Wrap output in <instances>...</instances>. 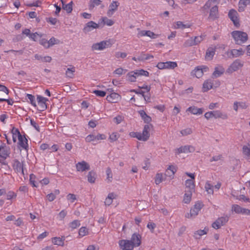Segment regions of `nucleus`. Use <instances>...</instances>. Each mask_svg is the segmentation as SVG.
Returning a JSON list of instances; mask_svg holds the SVG:
<instances>
[{"instance_id": "f257e3e1", "label": "nucleus", "mask_w": 250, "mask_h": 250, "mask_svg": "<svg viewBox=\"0 0 250 250\" xmlns=\"http://www.w3.org/2000/svg\"><path fill=\"white\" fill-rule=\"evenodd\" d=\"M231 35L235 44L238 45H241L245 43L249 39L247 33L241 31H233L231 33Z\"/></svg>"}, {"instance_id": "f03ea898", "label": "nucleus", "mask_w": 250, "mask_h": 250, "mask_svg": "<svg viewBox=\"0 0 250 250\" xmlns=\"http://www.w3.org/2000/svg\"><path fill=\"white\" fill-rule=\"evenodd\" d=\"M14 133L18 134V138L19 140L18 145L20 147H21L22 149L25 150L26 151H28V140L27 138L25 137V135H22L20 133L19 129L14 130Z\"/></svg>"}, {"instance_id": "7ed1b4c3", "label": "nucleus", "mask_w": 250, "mask_h": 250, "mask_svg": "<svg viewBox=\"0 0 250 250\" xmlns=\"http://www.w3.org/2000/svg\"><path fill=\"white\" fill-rule=\"evenodd\" d=\"M244 64V62L240 59L235 60L226 70V73L228 74H232L233 72L237 71L241 68Z\"/></svg>"}, {"instance_id": "20e7f679", "label": "nucleus", "mask_w": 250, "mask_h": 250, "mask_svg": "<svg viewBox=\"0 0 250 250\" xmlns=\"http://www.w3.org/2000/svg\"><path fill=\"white\" fill-rule=\"evenodd\" d=\"M203 207V205L202 203L198 202L195 203L193 207L190 209V213H188L186 215L187 218H194L197 216L198 214L199 211Z\"/></svg>"}, {"instance_id": "39448f33", "label": "nucleus", "mask_w": 250, "mask_h": 250, "mask_svg": "<svg viewBox=\"0 0 250 250\" xmlns=\"http://www.w3.org/2000/svg\"><path fill=\"white\" fill-rule=\"evenodd\" d=\"M229 218L228 215L219 217L212 224V227L216 229H220L221 226H224L228 222Z\"/></svg>"}, {"instance_id": "423d86ee", "label": "nucleus", "mask_w": 250, "mask_h": 250, "mask_svg": "<svg viewBox=\"0 0 250 250\" xmlns=\"http://www.w3.org/2000/svg\"><path fill=\"white\" fill-rule=\"evenodd\" d=\"M228 16L230 20L233 22L234 26L239 28L240 26L239 15L237 12L234 9H231L229 10Z\"/></svg>"}, {"instance_id": "0eeeda50", "label": "nucleus", "mask_w": 250, "mask_h": 250, "mask_svg": "<svg viewBox=\"0 0 250 250\" xmlns=\"http://www.w3.org/2000/svg\"><path fill=\"white\" fill-rule=\"evenodd\" d=\"M111 45V44L109 41H103L100 42L94 43L91 47V49L92 51L102 50L110 47Z\"/></svg>"}, {"instance_id": "6e6552de", "label": "nucleus", "mask_w": 250, "mask_h": 250, "mask_svg": "<svg viewBox=\"0 0 250 250\" xmlns=\"http://www.w3.org/2000/svg\"><path fill=\"white\" fill-rule=\"evenodd\" d=\"M37 100L39 106V108H37L38 110L43 111L47 109V106L46 102L48 101V99L41 95H38Z\"/></svg>"}, {"instance_id": "1a4fd4ad", "label": "nucleus", "mask_w": 250, "mask_h": 250, "mask_svg": "<svg viewBox=\"0 0 250 250\" xmlns=\"http://www.w3.org/2000/svg\"><path fill=\"white\" fill-rule=\"evenodd\" d=\"M120 248L122 250H133L134 247L129 240H121L119 242Z\"/></svg>"}, {"instance_id": "9d476101", "label": "nucleus", "mask_w": 250, "mask_h": 250, "mask_svg": "<svg viewBox=\"0 0 250 250\" xmlns=\"http://www.w3.org/2000/svg\"><path fill=\"white\" fill-rule=\"evenodd\" d=\"M99 27V24L96 23L93 21H90L88 22L84 26L83 30V32L86 34L91 31L94 29L98 28Z\"/></svg>"}, {"instance_id": "9b49d317", "label": "nucleus", "mask_w": 250, "mask_h": 250, "mask_svg": "<svg viewBox=\"0 0 250 250\" xmlns=\"http://www.w3.org/2000/svg\"><path fill=\"white\" fill-rule=\"evenodd\" d=\"M12 167L16 173L21 172L22 175H24L23 164H21L18 159L13 160Z\"/></svg>"}, {"instance_id": "f8f14e48", "label": "nucleus", "mask_w": 250, "mask_h": 250, "mask_svg": "<svg viewBox=\"0 0 250 250\" xmlns=\"http://www.w3.org/2000/svg\"><path fill=\"white\" fill-rule=\"evenodd\" d=\"M10 154V148L7 146L5 144L0 146V157L6 159Z\"/></svg>"}, {"instance_id": "ddd939ff", "label": "nucleus", "mask_w": 250, "mask_h": 250, "mask_svg": "<svg viewBox=\"0 0 250 250\" xmlns=\"http://www.w3.org/2000/svg\"><path fill=\"white\" fill-rule=\"evenodd\" d=\"M141 238L142 237L140 234L134 233L132 234L130 241L134 247H137L140 246L141 244Z\"/></svg>"}, {"instance_id": "4468645a", "label": "nucleus", "mask_w": 250, "mask_h": 250, "mask_svg": "<svg viewBox=\"0 0 250 250\" xmlns=\"http://www.w3.org/2000/svg\"><path fill=\"white\" fill-rule=\"evenodd\" d=\"M76 167L77 171L81 172L90 169L89 165L84 161L78 162L76 164Z\"/></svg>"}, {"instance_id": "2eb2a0df", "label": "nucleus", "mask_w": 250, "mask_h": 250, "mask_svg": "<svg viewBox=\"0 0 250 250\" xmlns=\"http://www.w3.org/2000/svg\"><path fill=\"white\" fill-rule=\"evenodd\" d=\"M195 150V148L191 146H185L180 147L176 149V153L180 154L181 153L192 152Z\"/></svg>"}, {"instance_id": "dca6fc26", "label": "nucleus", "mask_w": 250, "mask_h": 250, "mask_svg": "<svg viewBox=\"0 0 250 250\" xmlns=\"http://www.w3.org/2000/svg\"><path fill=\"white\" fill-rule=\"evenodd\" d=\"M242 153L245 159L250 161V141L243 146Z\"/></svg>"}, {"instance_id": "f3484780", "label": "nucleus", "mask_w": 250, "mask_h": 250, "mask_svg": "<svg viewBox=\"0 0 250 250\" xmlns=\"http://www.w3.org/2000/svg\"><path fill=\"white\" fill-rule=\"evenodd\" d=\"M218 7L217 5H213L210 9L208 19L213 21L218 18Z\"/></svg>"}, {"instance_id": "a211bd4d", "label": "nucleus", "mask_w": 250, "mask_h": 250, "mask_svg": "<svg viewBox=\"0 0 250 250\" xmlns=\"http://www.w3.org/2000/svg\"><path fill=\"white\" fill-rule=\"evenodd\" d=\"M121 97L119 94L115 92L111 93L109 95L107 96L106 100L110 103H117L120 99Z\"/></svg>"}, {"instance_id": "6ab92c4d", "label": "nucleus", "mask_w": 250, "mask_h": 250, "mask_svg": "<svg viewBox=\"0 0 250 250\" xmlns=\"http://www.w3.org/2000/svg\"><path fill=\"white\" fill-rule=\"evenodd\" d=\"M65 240V237L64 236L61 237H54L52 238V242L54 245H57L59 246H64V241Z\"/></svg>"}, {"instance_id": "aec40b11", "label": "nucleus", "mask_w": 250, "mask_h": 250, "mask_svg": "<svg viewBox=\"0 0 250 250\" xmlns=\"http://www.w3.org/2000/svg\"><path fill=\"white\" fill-rule=\"evenodd\" d=\"M244 54V51L242 48H240L239 49H232L230 50V53L229 58H236L242 56Z\"/></svg>"}, {"instance_id": "412c9836", "label": "nucleus", "mask_w": 250, "mask_h": 250, "mask_svg": "<svg viewBox=\"0 0 250 250\" xmlns=\"http://www.w3.org/2000/svg\"><path fill=\"white\" fill-rule=\"evenodd\" d=\"M186 190H189L191 192L195 191L194 181L192 180L188 179L185 182Z\"/></svg>"}, {"instance_id": "4be33fe9", "label": "nucleus", "mask_w": 250, "mask_h": 250, "mask_svg": "<svg viewBox=\"0 0 250 250\" xmlns=\"http://www.w3.org/2000/svg\"><path fill=\"white\" fill-rule=\"evenodd\" d=\"M150 127H152V125H146L144 127L142 134L146 141H147L149 138V130Z\"/></svg>"}, {"instance_id": "5701e85b", "label": "nucleus", "mask_w": 250, "mask_h": 250, "mask_svg": "<svg viewBox=\"0 0 250 250\" xmlns=\"http://www.w3.org/2000/svg\"><path fill=\"white\" fill-rule=\"evenodd\" d=\"M204 109L202 108H198L196 106H190L187 109V111H189L194 115H200L203 112Z\"/></svg>"}, {"instance_id": "b1692460", "label": "nucleus", "mask_w": 250, "mask_h": 250, "mask_svg": "<svg viewBox=\"0 0 250 250\" xmlns=\"http://www.w3.org/2000/svg\"><path fill=\"white\" fill-rule=\"evenodd\" d=\"M215 47H209L208 48L206 53V59L207 60H211L215 53Z\"/></svg>"}, {"instance_id": "393cba45", "label": "nucleus", "mask_w": 250, "mask_h": 250, "mask_svg": "<svg viewBox=\"0 0 250 250\" xmlns=\"http://www.w3.org/2000/svg\"><path fill=\"white\" fill-rule=\"evenodd\" d=\"M225 72L224 68L222 66L215 67L212 73V78H217L221 76Z\"/></svg>"}, {"instance_id": "a878e982", "label": "nucleus", "mask_w": 250, "mask_h": 250, "mask_svg": "<svg viewBox=\"0 0 250 250\" xmlns=\"http://www.w3.org/2000/svg\"><path fill=\"white\" fill-rule=\"evenodd\" d=\"M208 231V228L207 227H205L204 229H199L194 233V237L196 239H200L201 236L202 235L206 234Z\"/></svg>"}, {"instance_id": "bb28decb", "label": "nucleus", "mask_w": 250, "mask_h": 250, "mask_svg": "<svg viewBox=\"0 0 250 250\" xmlns=\"http://www.w3.org/2000/svg\"><path fill=\"white\" fill-rule=\"evenodd\" d=\"M138 113L145 123L148 124L151 121V118L147 115L144 110H139Z\"/></svg>"}, {"instance_id": "cd10ccee", "label": "nucleus", "mask_w": 250, "mask_h": 250, "mask_svg": "<svg viewBox=\"0 0 250 250\" xmlns=\"http://www.w3.org/2000/svg\"><path fill=\"white\" fill-rule=\"evenodd\" d=\"M213 83L211 80H207L205 81L203 84L202 91L204 92H207L212 88Z\"/></svg>"}, {"instance_id": "c85d7f7f", "label": "nucleus", "mask_w": 250, "mask_h": 250, "mask_svg": "<svg viewBox=\"0 0 250 250\" xmlns=\"http://www.w3.org/2000/svg\"><path fill=\"white\" fill-rule=\"evenodd\" d=\"M250 4V0H240L238 4V11L243 12L247 5Z\"/></svg>"}, {"instance_id": "c756f323", "label": "nucleus", "mask_w": 250, "mask_h": 250, "mask_svg": "<svg viewBox=\"0 0 250 250\" xmlns=\"http://www.w3.org/2000/svg\"><path fill=\"white\" fill-rule=\"evenodd\" d=\"M62 3V8L65 10L67 13H70L72 11L73 1H71L68 4H65L63 0H61Z\"/></svg>"}, {"instance_id": "7c9ffc66", "label": "nucleus", "mask_w": 250, "mask_h": 250, "mask_svg": "<svg viewBox=\"0 0 250 250\" xmlns=\"http://www.w3.org/2000/svg\"><path fill=\"white\" fill-rule=\"evenodd\" d=\"M119 5V3L116 1H113L112 3L109 5V10L108 14H112L114 11L117 10L118 7Z\"/></svg>"}, {"instance_id": "2f4dec72", "label": "nucleus", "mask_w": 250, "mask_h": 250, "mask_svg": "<svg viewBox=\"0 0 250 250\" xmlns=\"http://www.w3.org/2000/svg\"><path fill=\"white\" fill-rule=\"evenodd\" d=\"M214 118H221L223 120H226L228 119V116L225 113H223L219 110H215L214 111Z\"/></svg>"}, {"instance_id": "473e14b6", "label": "nucleus", "mask_w": 250, "mask_h": 250, "mask_svg": "<svg viewBox=\"0 0 250 250\" xmlns=\"http://www.w3.org/2000/svg\"><path fill=\"white\" fill-rule=\"evenodd\" d=\"M96 173L94 170L90 171L87 175V180L90 183H94L96 179Z\"/></svg>"}, {"instance_id": "72a5a7b5", "label": "nucleus", "mask_w": 250, "mask_h": 250, "mask_svg": "<svg viewBox=\"0 0 250 250\" xmlns=\"http://www.w3.org/2000/svg\"><path fill=\"white\" fill-rule=\"evenodd\" d=\"M193 192L189 190H185L183 199V202L185 204H189L190 203Z\"/></svg>"}, {"instance_id": "f704fd0d", "label": "nucleus", "mask_w": 250, "mask_h": 250, "mask_svg": "<svg viewBox=\"0 0 250 250\" xmlns=\"http://www.w3.org/2000/svg\"><path fill=\"white\" fill-rule=\"evenodd\" d=\"M126 77L127 80L130 82H136L137 76L135 70L128 72L126 75Z\"/></svg>"}, {"instance_id": "c9c22d12", "label": "nucleus", "mask_w": 250, "mask_h": 250, "mask_svg": "<svg viewBox=\"0 0 250 250\" xmlns=\"http://www.w3.org/2000/svg\"><path fill=\"white\" fill-rule=\"evenodd\" d=\"M116 196V195L113 192L109 193L104 201L105 205H110L112 203L113 199L115 198Z\"/></svg>"}, {"instance_id": "e433bc0d", "label": "nucleus", "mask_w": 250, "mask_h": 250, "mask_svg": "<svg viewBox=\"0 0 250 250\" xmlns=\"http://www.w3.org/2000/svg\"><path fill=\"white\" fill-rule=\"evenodd\" d=\"M102 1L100 0H90L89 2V9H93L96 6L101 5Z\"/></svg>"}, {"instance_id": "4c0bfd02", "label": "nucleus", "mask_w": 250, "mask_h": 250, "mask_svg": "<svg viewBox=\"0 0 250 250\" xmlns=\"http://www.w3.org/2000/svg\"><path fill=\"white\" fill-rule=\"evenodd\" d=\"M192 73L196 77L199 78L203 76V70L202 69H200V66H197L192 72Z\"/></svg>"}, {"instance_id": "58836bf2", "label": "nucleus", "mask_w": 250, "mask_h": 250, "mask_svg": "<svg viewBox=\"0 0 250 250\" xmlns=\"http://www.w3.org/2000/svg\"><path fill=\"white\" fill-rule=\"evenodd\" d=\"M26 97L27 100H29V101H27L28 103H30L35 107L37 106L34 96L32 95V94H27Z\"/></svg>"}, {"instance_id": "ea45409f", "label": "nucleus", "mask_w": 250, "mask_h": 250, "mask_svg": "<svg viewBox=\"0 0 250 250\" xmlns=\"http://www.w3.org/2000/svg\"><path fill=\"white\" fill-rule=\"evenodd\" d=\"M165 69H174L177 66V64L175 62H165Z\"/></svg>"}, {"instance_id": "a19ab883", "label": "nucleus", "mask_w": 250, "mask_h": 250, "mask_svg": "<svg viewBox=\"0 0 250 250\" xmlns=\"http://www.w3.org/2000/svg\"><path fill=\"white\" fill-rule=\"evenodd\" d=\"M75 71L74 67L72 68H68L65 72V75L66 77L72 78L74 76V73Z\"/></svg>"}, {"instance_id": "79ce46f5", "label": "nucleus", "mask_w": 250, "mask_h": 250, "mask_svg": "<svg viewBox=\"0 0 250 250\" xmlns=\"http://www.w3.org/2000/svg\"><path fill=\"white\" fill-rule=\"evenodd\" d=\"M194 45H195L193 38H190V39L186 41L183 44V46L185 47H188L192 46H194Z\"/></svg>"}, {"instance_id": "37998d69", "label": "nucleus", "mask_w": 250, "mask_h": 250, "mask_svg": "<svg viewBox=\"0 0 250 250\" xmlns=\"http://www.w3.org/2000/svg\"><path fill=\"white\" fill-rule=\"evenodd\" d=\"M243 209V208L238 205H233L232 206V210L238 214L241 213Z\"/></svg>"}, {"instance_id": "c03bdc74", "label": "nucleus", "mask_w": 250, "mask_h": 250, "mask_svg": "<svg viewBox=\"0 0 250 250\" xmlns=\"http://www.w3.org/2000/svg\"><path fill=\"white\" fill-rule=\"evenodd\" d=\"M137 77L139 76H149V72L146 70H145L144 69H138L135 70Z\"/></svg>"}, {"instance_id": "a18cd8bd", "label": "nucleus", "mask_w": 250, "mask_h": 250, "mask_svg": "<svg viewBox=\"0 0 250 250\" xmlns=\"http://www.w3.org/2000/svg\"><path fill=\"white\" fill-rule=\"evenodd\" d=\"M190 27V24H185L183 22L178 21L176 22V28L185 29L186 28H189Z\"/></svg>"}, {"instance_id": "49530a36", "label": "nucleus", "mask_w": 250, "mask_h": 250, "mask_svg": "<svg viewBox=\"0 0 250 250\" xmlns=\"http://www.w3.org/2000/svg\"><path fill=\"white\" fill-rule=\"evenodd\" d=\"M88 233V229L86 227H83L80 228L79 231V234L81 237H83L87 235Z\"/></svg>"}, {"instance_id": "de8ad7c7", "label": "nucleus", "mask_w": 250, "mask_h": 250, "mask_svg": "<svg viewBox=\"0 0 250 250\" xmlns=\"http://www.w3.org/2000/svg\"><path fill=\"white\" fill-rule=\"evenodd\" d=\"M80 226V221L78 220H75L69 224V227L72 229H76Z\"/></svg>"}, {"instance_id": "09e8293b", "label": "nucleus", "mask_w": 250, "mask_h": 250, "mask_svg": "<svg viewBox=\"0 0 250 250\" xmlns=\"http://www.w3.org/2000/svg\"><path fill=\"white\" fill-rule=\"evenodd\" d=\"M205 36L201 35L200 36H196L193 38L195 45H196L200 43L204 39Z\"/></svg>"}, {"instance_id": "8fccbe9b", "label": "nucleus", "mask_w": 250, "mask_h": 250, "mask_svg": "<svg viewBox=\"0 0 250 250\" xmlns=\"http://www.w3.org/2000/svg\"><path fill=\"white\" fill-rule=\"evenodd\" d=\"M213 6V2L211 0H208L205 4L201 8L203 10H208L211 7Z\"/></svg>"}, {"instance_id": "3c124183", "label": "nucleus", "mask_w": 250, "mask_h": 250, "mask_svg": "<svg viewBox=\"0 0 250 250\" xmlns=\"http://www.w3.org/2000/svg\"><path fill=\"white\" fill-rule=\"evenodd\" d=\"M92 93L95 94L97 96L100 97H104L106 95V92L105 91L99 90H95Z\"/></svg>"}, {"instance_id": "603ef678", "label": "nucleus", "mask_w": 250, "mask_h": 250, "mask_svg": "<svg viewBox=\"0 0 250 250\" xmlns=\"http://www.w3.org/2000/svg\"><path fill=\"white\" fill-rule=\"evenodd\" d=\"M59 42L58 40H56L54 37H52L49 41H48V48L53 46V45L57 44V42Z\"/></svg>"}, {"instance_id": "864d4df0", "label": "nucleus", "mask_w": 250, "mask_h": 250, "mask_svg": "<svg viewBox=\"0 0 250 250\" xmlns=\"http://www.w3.org/2000/svg\"><path fill=\"white\" fill-rule=\"evenodd\" d=\"M163 175L162 173H157L156 175L155 182L156 184L158 185L162 182Z\"/></svg>"}, {"instance_id": "5fc2aeb1", "label": "nucleus", "mask_w": 250, "mask_h": 250, "mask_svg": "<svg viewBox=\"0 0 250 250\" xmlns=\"http://www.w3.org/2000/svg\"><path fill=\"white\" fill-rule=\"evenodd\" d=\"M102 20L104 23L108 26H111L114 24L113 21L110 19H108L106 17L103 18Z\"/></svg>"}, {"instance_id": "6e6d98bb", "label": "nucleus", "mask_w": 250, "mask_h": 250, "mask_svg": "<svg viewBox=\"0 0 250 250\" xmlns=\"http://www.w3.org/2000/svg\"><path fill=\"white\" fill-rule=\"evenodd\" d=\"M35 175L33 174H31L30 175V183L33 187H37V185L36 184V182L35 181Z\"/></svg>"}, {"instance_id": "4d7b16f0", "label": "nucleus", "mask_w": 250, "mask_h": 250, "mask_svg": "<svg viewBox=\"0 0 250 250\" xmlns=\"http://www.w3.org/2000/svg\"><path fill=\"white\" fill-rule=\"evenodd\" d=\"M119 138L118 134L116 132H113L109 136V140L111 142H114L117 140Z\"/></svg>"}, {"instance_id": "13d9d810", "label": "nucleus", "mask_w": 250, "mask_h": 250, "mask_svg": "<svg viewBox=\"0 0 250 250\" xmlns=\"http://www.w3.org/2000/svg\"><path fill=\"white\" fill-rule=\"evenodd\" d=\"M212 188H213V186L211 184H210L208 183H207L206 184L205 188L206 189L208 193H213V190Z\"/></svg>"}, {"instance_id": "bf43d9fd", "label": "nucleus", "mask_w": 250, "mask_h": 250, "mask_svg": "<svg viewBox=\"0 0 250 250\" xmlns=\"http://www.w3.org/2000/svg\"><path fill=\"white\" fill-rule=\"evenodd\" d=\"M156 227V225L154 223L149 222L147 225V228L150 229L151 232H154V229Z\"/></svg>"}, {"instance_id": "052dcab7", "label": "nucleus", "mask_w": 250, "mask_h": 250, "mask_svg": "<svg viewBox=\"0 0 250 250\" xmlns=\"http://www.w3.org/2000/svg\"><path fill=\"white\" fill-rule=\"evenodd\" d=\"M30 124L37 131L40 132V126L33 119H30Z\"/></svg>"}, {"instance_id": "680f3d73", "label": "nucleus", "mask_w": 250, "mask_h": 250, "mask_svg": "<svg viewBox=\"0 0 250 250\" xmlns=\"http://www.w3.org/2000/svg\"><path fill=\"white\" fill-rule=\"evenodd\" d=\"M16 196L17 195L14 192L12 191H9L7 193V199L10 200L13 198H15Z\"/></svg>"}, {"instance_id": "e2e57ef3", "label": "nucleus", "mask_w": 250, "mask_h": 250, "mask_svg": "<svg viewBox=\"0 0 250 250\" xmlns=\"http://www.w3.org/2000/svg\"><path fill=\"white\" fill-rule=\"evenodd\" d=\"M85 141L87 142H90L92 141H96V137L95 135L93 134H90L88 135L86 138H85Z\"/></svg>"}, {"instance_id": "0e129e2a", "label": "nucleus", "mask_w": 250, "mask_h": 250, "mask_svg": "<svg viewBox=\"0 0 250 250\" xmlns=\"http://www.w3.org/2000/svg\"><path fill=\"white\" fill-rule=\"evenodd\" d=\"M146 36L149 37L151 39H156L159 37V35L156 34L150 30H147Z\"/></svg>"}, {"instance_id": "69168bd1", "label": "nucleus", "mask_w": 250, "mask_h": 250, "mask_svg": "<svg viewBox=\"0 0 250 250\" xmlns=\"http://www.w3.org/2000/svg\"><path fill=\"white\" fill-rule=\"evenodd\" d=\"M67 214L65 210H62L58 214V217L60 220H62Z\"/></svg>"}, {"instance_id": "338daca9", "label": "nucleus", "mask_w": 250, "mask_h": 250, "mask_svg": "<svg viewBox=\"0 0 250 250\" xmlns=\"http://www.w3.org/2000/svg\"><path fill=\"white\" fill-rule=\"evenodd\" d=\"M67 199L70 201L71 203H73L76 199V195L74 194L69 193L67 196Z\"/></svg>"}, {"instance_id": "774afa93", "label": "nucleus", "mask_w": 250, "mask_h": 250, "mask_svg": "<svg viewBox=\"0 0 250 250\" xmlns=\"http://www.w3.org/2000/svg\"><path fill=\"white\" fill-rule=\"evenodd\" d=\"M213 115H214V111H209V112H206L204 116L207 120H208L211 118L214 117Z\"/></svg>"}]
</instances>
